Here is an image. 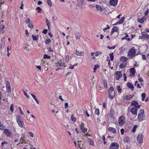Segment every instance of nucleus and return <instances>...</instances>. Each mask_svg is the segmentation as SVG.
<instances>
[{
    "instance_id": "a211bd4d",
    "label": "nucleus",
    "mask_w": 149,
    "mask_h": 149,
    "mask_svg": "<svg viewBox=\"0 0 149 149\" xmlns=\"http://www.w3.org/2000/svg\"><path fill=\"white\" fill-rule=\"evenodd\" d=\"M25 135L24 134H22V135L20 139V142H21V140H22V143H26V142L25 141Z\"/></svg>"
},
{
    "instance_id": "e2e57ef3",
    "label": "nucleus",
    "mask_w": 149,
    "mask_h": 149,
    "mask_svg": "<svg viewBox=\"0 0 149 149\" xmlns=\"http://www.w3.org/2000/svg\"><path fill=\"white\" fill-rule=\"evenodd\" d=\"M46 24H47V25L48 26V28L49 30H50V26L51 25L50 22L47 23Z\"/></svg>"
},
{
    "instance_id": "b1692460",
    "label": "nucleus",
    "mask_w": 149,
    "mask_h": 149,
    "mask_svg": "<svg viewBox=\"0 0 149 149\" xmlns=\"http://www.w3.org/2000/svg\"><path fill=\"white\" fill-rule=\"evenodd\" d=\"M123 141L125 143H128L130 141V139L128 136H126L123 138Z\"/></svg>"
},
{
    "instance_id": "e433bc0d",
    "label": "nucleus",
    "mask_w": 149,
    "mask_h": 149,
    "mask_svg": "<svg viewBox=\"0 0 149 149\" xmlns=\"http://www.w3.org/2000/svg\"><path fill=\"white\" fill-rule=\"evenodd\" d=\"M43 58H44L49 59L51 58V57L46 54H45L44 55Z\"/></svg>"
},
{
    "instance_id": "f257e3e1",
    "label": "nucleus",
    "mask_w": 149,
    "mask_h": 149,
    "mask_svg": "<svg viewBox=\"0 0 149 149\" xmlns=\"http://www.w3.org/2000/svg\"><path fill=\"white\" fill-rule=\"evenodd\" d=\"M114 89V88L112 86H111L109 89L108 91L109 93V98L110 100H112L115 97V92Z\"/></svg>"
},
{
    "instance_id": "13d9d810",
    "label": "nucleus",
    "mask_w": 149,
    "mask_h": 149,
    "mask_svg": "<svg viewBox=\"0 0 149 149\" xmlns=\"http://www.w3.org/2000/svg\"><path fill=\"white\" fill-rule=\"evenodd\" d=\"M103 83L104 87H105L106 88H107V81H106L104 80Z\"/></svg>"
},
{
    "instance_id": "f3484780",
    "label": "nucleus",
    "mask_w": 149,
    "mask_h": 149,
    "mask_svg": "<svg viewBox=\"0 0 149 149\" xmlns=\"http://www.w3.org/2000/svg\"><path fill=\"white\" fill-rule=\"evenodd\" d=\"M127 86L129 88L131 89L132 91L134 90V86L130 82H128L127 84Z\"/></svg>"
},
{
    "instance_id": "c85d7f7f",
    "label": "nucleus",
    "mask_w": 149,
    "mask_h": 149,
    "mask_svg": "<svg viewBox=\"0 0 149 149\" xmlns=\"http://www.w3.org/2000/svg\"><path fill=\"white\" fill-rule=\"evenodd\" d=\"M125 17H123L121 19H120L119 21H118V23L119 24H121L123 23V22L125 21Z\"/></svg>"
},
{
    "instance_id": "ddd939ff",
    "label": "nucleus",
    "mask_w": 149,
    "mask_h": 149,
    "mask_svg": "<svg viewBox=\"0 0 149 149\" xmlns=\"http://www.w3.org/2000/svg\"><path fill=\"white\" fill-rule=\"evenodd\" d=\"M130 71L131 73V74L130 75V76H133L135 75V71L134 68H131L130 69Z\"/></svg>"
},
{
    "instance_id": "9b49d317",
    "label": "nucleus",
    "mask_w": 149,
    "mask_h": 149,
    "mask_svg": "<svg viewBox=\"0 0 149 149\" xmlns=\"http://www.w3.org/2000/svg\"><path fill=\"white\" fill-rule=\"evenodd\" d=\"M6 90L8 92H10L11 91V87L8 81H7L6 83Z\"/></svg>"
},
{
    "instance_id": "4be33fe9",
    "label": "nucleus",
    "mask_w": 149,
    "mask_h": 149,
    "mask_svg": "<svg viewBox=\"0 0 149 149\" xmlns=\"http://www.w3.org/2000/svg\"><path fill=\"white\" fill-rule=\"evenodd\" d=\"M147 18L146 16H144L140 19V23L142 24L146 20Z\"/></svg>"
},
{
    "instance_id": "423d86ee",
    "label": "nucleus",
    "mask_w": 149,
    "mask_h": 149,
    "mask_svg": "<svg viewBox=\"0 0 149 149\" xmlns=\"http://www.w3.org/2000/svg\"><path fill=\"white\" fill-rule=\"evenodd\" d=\"M144 111L143 109H140V121L145 119Z\"/></svg>"
},
{
    "instance_id": "774afa93",
    "label": "nucleus",
    "mask_w": 149,
    "mask_h": 149,
    "mask_svg": "<svg viewBox=\"0 0 149 149\" xmlns=\"http://www.w3.org/2000/svg\"><path fill=\"white\" fill-rule=\"evenodd\" d=\"M47 32V29H44L43 30L42 32L44 34H46Z\"/></svg>"
},
{
    "instance_id": "a19ab883",
    "label": "nucleus",
    "mask_w": 149,
    "mask_h": 149,
    "mask_svg": "<svg viewBox=\"0 0 149 149\" xmlns=\"http://www.w3.org/2000/svg\"><path fill=\"white\" fill-rule=\"evenodd\" d=\"M109 56L110 58V59L111 61H112L113 59V53L112 52L111 54H109Z\"/></svg>"
},
{
    "instance_id": "680f3d73",
    "label": "nucleus",
    "mask_w": 149,
    "mask_h": 149,
    "mask_svg": "<svg viewBox=\"0 0 149 149\" xmlns=\"http://www.w3.org/2000/svg\"><path fill=\"white\" fill-rule=\"evenodd\" d=\"M81 130L83 133H85L87 132V129L86 128H84Z\"/></svg>"
},
{
    "instance_id": "338daca9",
    "label": "nucleus",
    "mask_w": 149,
    "mask_h": 149,
    "mask_svg": "<svg viewBox=\"0 0 149 149\" xmlns=\"http://www.w3.org/2000/svg\"><path fill=\"white\" fill-rule=\"evenodd\" d=\"M142 59L143 60H145L146 59V56L144 54H142Z\"/></svg>"
},
{
    "instance_id": "39448f33",
    "label": "nucleus",
    "mask_w": 149,
    "mask_h": 149,
    "mask_svg": "<svg viewBox=\"0 0 149 149\" xmlns=\"http://www.w3.org/2000/svg\"><path fill=\"white\" fill-rule=\"evenodd\" d=\"M125 117L123 116H121L119 118L118 121L120 125H124L125 122Z\"/></svg>"
},
{
    "instance_id": "864d4df0",
    "label": "nucleus",
    "mask_w": 149,
    "mask_h": 149,
    "mask_svg": "<svg viewBox=\"0 0 149 149\" xmlns=\"http://www.w3.org/2000/svg\"><path fill=\"white\" fill-rule=\"evenodd\" d=\"M143 142V138L142 137V134H140V144Z\"/></svg>"
},
{
    "instance_id": "4468645a",
    "label": "nucleus",
    "mask_w": 149,
    "mask_h": 149,
    "mask_svg": "<svg viewBox=\"0 0 149 149\" xmlns=\"http://www.w3.org/2000/svg\"><path fill=\"white\" fill-rule=\"evenodd\" d=\"M114 111L113 109L111 108V109L109 113V116L110 118L113 119H114L115 118V117L114 116Z\"/></svg>"
},
{
    "instance_id": "2eb2a0df",
    "label": "nucleus",
    "mask_w": 149,
    "mask_h": 149,
    "mask_svg": "<svg viewBox=\"0 0 149 149\" xmlns=\"http://www.w3.org/2000/svg\"><path fill=\"white\" fill-rule=\"evenodd\" d=\"M4 133L7 136L9 137L11 135V133L10 132L7 128L4 130Z\"/></svg>"
},
{
    "instance_id": "c9c22d12",
    "label": "nucleus",
    "mask_w": 149,
    "mask_h": 149,
    "mask_svg": "<svg viewBox=\"0 0 149 149\" xmlns=\"http://www.w3.org/2000/svg\"><path fill=\"white\" fill-rule=\"evenodd\" d=\"M112 30H113L114 32H116L118 31L119 29L116 26H114L112 29Z\"/></svg>"
},
{
    "instance_id": "473e14b6",
    "label": "nucleus",
    "mask_w": 149,
    "mask_h": 149,
    "mask_svg": "<svg viewBox=\"0 0 149 149\" xmlns=\"http://www.w3.org/2000/svg\"><path fill=\"white\" fill-rule=\"evenodd\" d=\"M137 127H138V126H137V125H135L134 126V127L132 130V132H135L136 131V128Z\"/></svg>"
},
{
    "instance_id": "052dcab7",
    "label": "nucleus",
    "mask_w": 149,
    "mask_h": 149,
    "mask_svg": "<svg viewBox=\"0 0 149 149\" xmlns=\"http://www.w3.org/2000/svg\"><path fill=\"white\" fill-rule=\"evenodd\" d=\"M84 123H81V124L80 125V127L81 128V130H82L84 128Z\"/></svg>"
},
{
    "instance_id": "f03ea898",
    "label": "nucleus",
    "mask_w": 149,
    "mask_h": 149,
    "mask_svg": "<svg viewBox=\"0 0 149 149\" xmlns=\"http://www.w3.org/2000/svg\"><path fill=\"white\" fill-rule=\"evenodd\" d=\"M136 53V51L134 49H131L129 51L127 56L130 58L133 57Z\"/></svg>"
},
{
    "instance_id": "f704fd0d",
    "label": "nucleus",
    "mask_w": 149,
    "mask_h": 149,
    "mask_svg": "<svg viewBox=\"0 0 149 149\" xmlns=\"http://www.w3.org/2000/svg\"><path fill=\"white\" fill-rule=\"evenodd\" d=\"M117 89L118 92L120 93H121L122 89L120 86H118L116 87Z\"/></svg>"
},
{
    "instance_id": "0eeeda50",
    "label": "nucleus",
    "mask_w": 149,
    "mask_h": 149,
    "mask_svg": "<svg viewBox=\"0 0 149 149\" xmlns=\"http://www.w3.org/2000/svg\"><path fill=\"white\" fill-rule=\"evenodd\" d=\"M138 104L137 101L133 100L131 102V105L134 106L136 108L139 109L140 108V105H138Z\"/></svg>"
},
{
    "instance_id": "4d7b16f0",
    "label": "nucleus",
    "mask_w": 149,
    "mask_h": 149,
    "mask_svg": "<svg viewBox=\"0 0 149 149\" xmlns=\"http://www.w3.org/2000/svg\"><path fill=\"white\" fill-rule=\"evenodd\" d=\"M18 109L19 110L20 113L22 115H23V112L21 108L20 107H19Z\"/></svg>"
},
{
    "instance_id": "58836bf2",
    "label": "nucleus",
    "mask_w": 149,
    "mask_h": 149,
    "mask_svg": "<svg viewBox=\"0 0 149 149\" xmlns=\"http://www.w3.org/2000/svg\"><path fill=\"white\" fill-rule=\"evenodd\" d=\"M71 119L74 122H75L77 120L76 118L74 117L73 115L71 116Z\"/></svg>"
},
{
    "instance_id": "6e6d98bb",
    "label": "nucleus",
    "mask_w": 149,
    "mask_h": 149,
    "mask_svg": "<svg viewBox=\"0 0 149 149\" xmlns=\"http://www.w3.org/2000/svg\"><path fill=\"white\" fill-rule=\"evenodd\" d=\"M0 129L2 130L4 129V126L1 124V123L0 122Z\"/></svg>"
},
{
    "instance_id": "3c124183",
    "label": "nucleus",
    "mask_w": 149,
    "mask_h": 149,
    "mask_svg": "<svg viewBox=\"0 0 149 149\" xmlns=\"http://www.w3.org/2000/svg\"><path fill=\"white\" fill-rule=\"evenodd\" d=\"M116 46H114L111 47H110L109 46H108L107 47V48L108 49H114L116 47Z\"/></svg>"
},
{
    "instance_id": "09e8293b",
    "label": "nucleus",
    "mask_w": 149,
    "mask_h": 149,
    "mask_svg": "<svg viewBox=\"0 0 149 149\" xmlns=\"http://www.w3.org/2000/svg\"><path fill=\"white\" fill-rule=\"evenodd\" d=\"M51 42V40L50 39H48L46 40L45 43L46 44H49Z\"/></svg>"
},
{
    "instance_id": "ea45409f",
    "label": "nucleus",
    "mask_w": 149,
    "mask_h": 149,
    "mask_svg": "<svg viewBox=\"0 0 149 149\" xmlns=\"http://www.w3.org/2000/svg\"><path fill=\"white\" fill-rule=\"evenodd\" d=\"M123 100H128L130 99L129 95H127L125 97H124L123 98Z\"/></svg>"
},
{
    "instance_id": "f8f14e48",
    "label": "nucleus",
    "mask_w": 149,
    "mask_h": 149,
    "mask_svg": "<svg viewBox=\"0 0 149 149\" xmlns=\"http://www.w3.org/2000/svg\"><path fill=\"white\" fill-rule=\"evenodd\" d=\"M136 108L132 107L130 110V112L132 114L135 115H137V109Z\"/></svg>"
},
{
    "instance_id": "37998d69",
    "label": "nucleus",
    "mask_w": 149,
    "mask_h": 149,
    "mask_svg": "<svg viewBox=\"0 0 149 149\" xmlns=\"http://www.w3.org/2000/svg\"><path fill=\"white\" fill-rule=\"evenodd\" d=\"M95 114H98L100 113L99 110L98 109H95Z\"/></svg>"
},
{
    "instance_id": "1a4fd4ad",
    "label": "nucleus",
    "mask_w": 149,
    "mask_h": 149,
    "mask_svg": "<svg viewBox=\"0 0 149 149\" xmlns=\"http://www.w3.org/2000/svg\"><path fill=\"white\" fill-rule=\"evenodd\" d=\"M118 0H110L109 2L110 5L114 6H117Z\"/></svg>"
},
{
    "instance_id": "0e129e2a",
    "label": "nucleus",
    "mask_w": 149,
    "mask_h": 149,
    "mask_svg": "<svg viewBox=\"0 0 149 149\" xmlns=\"http://www.w3.org/2000/svg\"><path fill=\"white\" fill-rule=\"evenodd\" d=\"M29 134V135L31 136L32 137H33V134L31 132L29 131L28 132Z\"/></svg>"
},
{
    "instance_id": "6ab92c4d",
    "label": "nucleus",
    "mask_w": 149,
    "mask_h": 149,
    "mask_svg": "<svg viewBox=\"0 0 149 149\" xmlns=\"http://www.w3.org/2000/svg\"><path fill=\"white\" fill-rule=\"evenodd\" d=\"M84 0H77V6H81L82 5L83 2Z\"/></svg>"
},
{
    "instance_id": "393cba45",
    "label": "nucleus",
    "mask_w": 149,
    "mask_h": 149,
    "mask_svg": "<svg viewBox=\"0 0 149 149\" xmlns=\"http://www.w3.org/2000/svg\"><path fill=\"white\" fill-rule=\"evenodd\" d=\"M31 95L33 97V98L34 99L37 104H39V102L37 100L36 95L33 94H31Z\"/></svg>"
},
{
    "instance_id": "4c0bfd02",
    "label": "nucleus",
    "mask_w": 149,
    "mask_h": 149,
    "mask_svg": "<svg viewBox=\"0 0 149 149\" xmlns=\"http://www.w3.org/2000/svg\"><path fill=\"white\" fill-rule=\"evenodd\" d=\"M102 54V52L100 51H98L96 52L95 53V56H97L100 55L101 54Z\"/></svg>"
},
{
    "instance_id": "72a5a7b5",
    "label": "nucleus",
    "mask_w": 149,
    "mask_h": 149,
    "mask_svg": "<svg viewBox=\"0 0 149 149\" xmlns=\"http://www.w3.org/2000/svg\"><path fill=\"white\" fill-rule=\"evenodd\" d=\"M126 64L123 63H121L120 65H119V67L121 69H123L126 66Z\"/></svg>"
},
{
    "instance_id": "c756f323",
    "label": "nucleus",
    "mask_w": 149,
    "mask_h": 149,
    "mask_svg": "<svg viewBox=\"0 0 149 149\" xmlns=\"http://www.w3.org/2000/svg\"><path fill=\"white\" fill-rule=\"evenodd\" d=\"M32 37L33 40L34 41L38 40V35L37 36H35L34 35H32Z\"/></svg>"
},
{
    "instance_id": "9d476101",
    "label": "nucleus",
    "mask_w": 149,
    "mask_h": 149,
    "mask_svg": "<svg viewBox=\"0 0 149 149\" xmlns=\"http://www.w3.org/2000/svg\"><path fill=\"white\" fill-rule=\"evenodd\" d=\"M148 49L147 45L146 44L142 45L141 47V52L142 53H143L145 52Z\"/></svg>"
},
{
    "instance_id": "de8ad7c7",
    "label": "nucleus",
    "mask_w": 149,
    "mask_h": 149,
    "mask_svg": "<svg viewBox=\"0 0 149 149\" xmlns=\"http://www.w3.org/2000/svg\"><path fill=\"white\" fill-rule=\"evenodd\" d=\"M10 111L11 112H13V111L14 109H13V104H12L10 105Z\"/></svg>"
},
{
    "instance_id": "69168bd1",
    "label": "nucleus",
    "mask_w": 149,
    "mask_h": 149,
    "mask_svg": "<svg viewBox=\"0 0 149 149\" xmlns=\"http://www.w3.org/2000/svg\"><path fill=\"white\" fill-rule=\"evenodd\" d=\"M149 11V10L148 9L144 13L145 16H146V15L148 14Z\"/></svg>"
},
{
    "instance_id": "603ef678",
    "label": "nucleus",
    "mask_w": 149,
    "mask_h": 149,
    "mask_svg": "<svg viewBox=\"0 0 149 149\" xmlns=\"http://www.w3.org/2000/svg\"><path fill=\"white\" fill-rule=\"evenodd\" d=\"M30 20H31L30 18H27L25 22H26V24H27L28 23L29 24V23H30Z\"/></svg>"
},
{
    "instance_id": "20e7f679",
    "label": "nucleus",
    "mask_w": 149,
    "mask_h": 149,
    "mask_svg": "<svg viewBox=\"0 0 149 149\" xmlns=\"http://www.w3.org/2000/svg\"><path fill=\"white\" fill-rule=\"evenodd\" d=\"M119 147V145L118 143L113 142L110 145L109 149H118Z\"/></svg>"
},
{
    "instance_id": "412c9836",
    "label": "nucleus",
    "mask_w": 149,
    "mask_h": 149,
    "mask_svg": "<svg viewBox=\"0 0 149 149\" xmlns=\"http://www.w3.org/2000/svg\"><path fill=\"white\" fill-rule=\"evenodd\" d=\"M108 130L109 131H112L113 133H116V129L113 127H109L108 128Z\"/></svg>"
},
{
    "instance_id": "5701e85b",
    "label": "nucleus",
    "mask_w": 149,
    "mask_h": 149,
    "mask_svg": "<svg viewBox=\"0 0 149 149\" xmlns=\"http://www.w3.org/2000/svg\"><path fill=\"white\" fill-rule=\"evenodd\" d=\"M75 36L77 39H80L81 37V34L79 32H76L75 33Z\"/></svg>"
},
{
    "instance_id": "bb28decb",
    "label": "nucleus",
    "mask_w": 149,
    "mask_h": 149,
    "mask_svg": "<svg viewBox=\"0 0 149 149\" xmlns=\"http://www.w3.org/2000/svg\"><path fill=\"white\" fill-rule=\"evenodd\" d=\"M127 58L124 56H122L120 59V61L122 62H125L127 60Z\"/></svg>"
},
{
    "instance_id": "a878e982",
    "label": "nucleus",
    "mask_w": 149,
    "mask_h": 149,
    "mask_svg": "<svg viewBox=\"0 0 149 149\" xmlns=\"http://www.w3.org/2000/svg\"><path fill=\"white\" fill-rule=\"evenodd\" d=\"M75 54L77 56H81L82 55V54H84V52H79V51L76 50L75 51Z\"/></svg>"
},
{
    "instance_id": "bf43d9fd",
    "label": "nucleus",
    "mask_w": 149,
    "mask_h": 149,
    "mask_svg": "<svg viewBox=\"0 0 149 149\" xmlns=\"http://www.w3.org/2000/svg\"><path fill=\"white\" fill-rule=\"evenodd\" d=\"M68 102H66L65 104V108L66 109L68 108Z\"/></svg>"
},
{
    "instance_id": "aec40b11",
    "label": "nucleus",
    "mask_w": 149,
    "mask_h": 149,
    "mask_svg": "<svg viewBox=\"0 0 149 149\" xmlns=\"http://www.w3.org/2000/svg\"><path fill=\"white\" fill-rule=\"evenodd\" d=\"M95 7L97 10L99 11L100 12H102L103 11V9L101 6H100L99 5L96 4L95 5Z\"/></svg>"
},
{
    "instance_id": "7ed1b4c3",
    "label": "nucleus",
    "mask_w": 149,
    "mask_h": 149,
    "mask_svg": "<svg viewBox=\"0 0 149 149\" xmlns=\"http://www.w3.org/2000/svg\"><path fill=\"white\" fill-rule=\"evenodd\" d=\"M16 118L17 121L20 127H23V125H24V122L22 118L18 116H17Z\"/></svg>"
},
{
    "instance_id": "cd10ccee",
    "label": "nucleus",
    "mask_w": 149,
    "mask_h": 149,
    "mask_svg": "<svg viewBox=\"0 0 149 149\" xmlns=\"http://www.w3.org/2000/svg\"><path fill=\"white\" fill-rule=\"evenodd\" d=\"M88 142L89 143L90 145L91 146H93V141L92 140V139L90 138H88Z\"/></svg>"
},
{
    "instance_id": "2f4dec72",
    "label": "nucleus",
    "mask_w": 149,
    "mask_h": 149,
    "mask_svg": "<svg viewBox=\"0 0 149 149\" xmlns=\"http://www.w3.org/2000/svg\"><path fill=\"white\" fill-rule=\"evenodd\" d=\"M99 68V65H95L94 67V68H93V72H95L97 69Z\"/></svg>"
},
{
    "instance_id": "dca6fc26",
    "label": "nucleus",
    "mask_w": 149,
    "mask_h": 149,
    "mask_svg": "<svg viewBox=\"0 0 149 149\" xmlns=\"http://www.w3.org/2000/svg\"><path fill=\"white\" fill-rule=\"evenodd\" d=\"M141 96L142 97V100L143 101H145L147 102L148 101V97H147L146 99L145 100L146 96V94L145 93H142L141 95Z\"/></svg>"
},
{
    "instance_id": "6e6552de",
    "label": "nucleus",
    "mask_w": 149,
    "mask_h": 149,
    "mask_svg": "<svg viewBox=\"0 0 149 149\" xmlns=\"http://www.w3.org/2000/svg\"><path fill=\"white\" fill-rule=\"evenodd\" d=\"M116 80H118L119 78L122 76V75L120 71H116Z\"/></svg>"
},
{
    "instance_id": "8fccbe9b",
    "label": "nucleus",
    "mask_w": 149,
    "mask_h": 149,
    "mask_svg": "<svg viewBox=\"0 0 149 149\" xmlns=\"http://www.w3.org/2000/svg\"><path fill=\"white\" fill-rule=\"evenodd\" d=\"M23 91L24 95L26 96L27 98H29V96L27 94V93L25 92L24 90H23Z\"/></svg>"
},
{
    "instance_id": "7c9ffc66",
    "label": "nucleus",
    "mask_w": 149,
    "mask_h": 149,
    "mask_svg": "<svg viewBox=\"0 0 149 149\" xmlns=\"http://www.w3.org/2000/svg\"><path fill=\"white\" fill-rule=\"evenodd\" d=\"M141 36H143V35H147V37H146L147 38V39H149V35L146 32H142V30H141Z\"/></svg>"
},
{
    "instance_id": "79ce46f5",
    "label": "nucleus",
    "mask_w": 149,
    "mask_h": 149,
    "mask_svg": "<svg viewBox=\"0 0 149 149\" xmlns=\"http://www.w3.org/2000/svg\"><path fill=\"white\" fill-rule=\"evenodd\" d=\"M47 3L50 6H52V2H51V1L50 0H47Z\"/></svg>"
},
{
    "instance_id": "5fc2aeb1",
    "label": "nucleus",
    "mask_w": 149,
    "mask_h": 149,
    "mask_svg": "<svg viewBox=\"0 0 149 149\" xmlns=\"http://www.w3.org/2000/svg\"><path fill=\"white\" fill-rule=\"evenodd\" d=\"M28 26L29 28L31 29H33V25L31 23H29V24H28Z\"/></svg>"
},
{
    "instance_id": "49530a36",
    "label": "nucleus",
    "mask_w": 149,
    "mask_h": 149,
    "mask_svg": "<svg viewBox=\"0 0 149 149\" xmlns=\"http://www.w3.org/2000/svg\"><path fill=\"white\" fill-rule=\"evenodd\" d=\"M37 10H38L37 12L38 13H40L41 11L42 10V9L40 7H38L36 8Z\"/></svg>"
},
{
    "instance_id": "c03bdc74",
    "label": "nucleus",
    "mask_w": 149,
    "mask_h": 149,
    "mask_svg": "<svg viewBox=\"0 0 149 149\" xmlns=\"http://www.w3.org/2000/svg\"><path fill=\"white\" fill-rule=\"evenodd\" d=\"M146 35H143L140 36V39H145L146 40L148 39L147 38Z\"/></svg>"
},
{
    "instance_id": "a18cd8bd",
    "label": "nucleus",
    "mask_w": 149,
    "mask_h": 149,
    "mask_svg": "<svg viewBox=\"0 0 149 149\" xmlns=\"http://www.w3.org/2000/svg\"><path fill=\"white\" fill-rule=\"evenodd\" d=\"M1 27L0 28V32H1L4 29L5 27L3 25H2L1 26Z\"/></svg>"
}]
</instances>
